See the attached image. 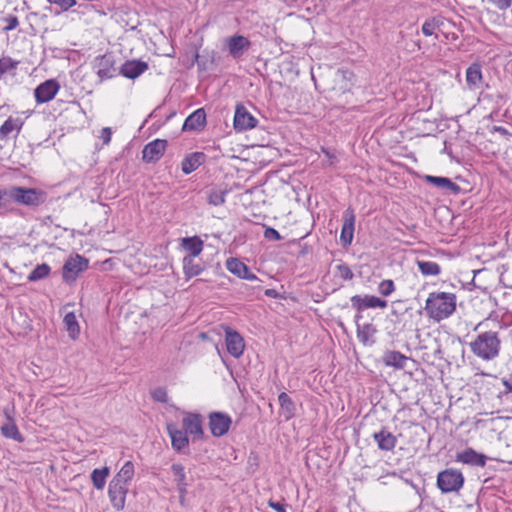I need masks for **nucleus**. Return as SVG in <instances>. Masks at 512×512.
I'll use <instances>...</instances> for the list:
<instances>
[{"mask_svg":"<svg viewBox=\"0 0 512 512\" xmlns=\"http://www.w3.org/2000/svg\"><path fill=\"white\" fill-rule=\"evenodd\" d=\"M456 310V295L449 292H431L425 303L430 318L439 322L451 316Z\"/></svg>","mask_w":512,"mask_h":512,"instance_id":"1","label":"nucleus"},{"mask_svg":"<svg viewBox=\"0 0 512 512\" xmlns=\"http://www.w3.org/2000/svg\"><path fill=\"white\" fill-rule=\"evenodd\" d=\"M471 352L483 361H490L499 356L501 349V340L498 332L485 331L479 333L474 340L469 343Z\"/></svg>","mask_w":512,"mask_h":512,"instance_id":"2","label":"nucleus"},{"mask_svg":"<svg viewBox=\"0 0 512 512\" xmlns=\"http://www.w3.org/2000/svg\"><path fill=\"white\" fill-rule=\"evenodd\" d=\"M13 203L29 208H37L47 200V193L36 188L11 186Z\"/></svg>","mask_w":512,"mask_h":512,"instance_id":"3","label":"nucleus"},{"mask_svg":"<svg viewBox=\"0 0 512 512\" xmlns=\"http://www.w3.org/2000/svg\"><path fill=\"white\" fill-rule=\"evenodd\" d=\"M464 485V476L461 471L448 468L438 473L437 487L442 493L458 492Z\"/></svg>","mask_w":512,"mask_h":512,"instance_id":"4","label":"nucleus"},{"mask_svg":"<svg viewBox=\"0 0 512 512\" xmlns=\"http://www.w3.org/2000/svg\"><path fill=\"white\" fill-rule=\"evenodd\" d=\"M352 307L358 312L355 316L356 323L362 317L361 312L370 308L385 309L388 305L386 300H383L374 295H354L350 299Z\"/></svg>","mask_w":512,"mask_h":512,"instance_id":"5","label":"nucleus"},{"mask_svg":"<svg viewBox=\"0 0 512 512\" xmlns=\"http://www.w3.org/2000/svg\"><path fill=\"white\" fill-rule=\"evenodd\" d=\"M88 264V259L79 254H76L74 257L68 258L64 263L62 269V276L64 281H75L79 274L88 268Z\"/></svg>","mask_w":512,"mask_h":512,"instance_id":"6","label":"nucleus"},{"mask_svg":"<svg viewBox=\"0 0 512 512\" xmlns=\"http://www.w3.org/2000/svg\"><path fill=\"white\" fill-rule=\"evenodd\" d=\"M93 67L100 82L111 79L116 75L115 60L113 55L104 54L95 58Z\"/></svg>","mask_w":512,"mask_h":512,"instance_id":"7","label":"nucleus"},{"mask_svg":"<svg viewBox=\"0 0 512 512\" xmlns=\"http://www.w3.org/2000/svg\"><path fill=\"white\" fill-rule=\"evenodd\" d=\"M258 120L247 110L243 104H237L234 114V129L236 131H246L257 126Z\"/></svg>","mask_w":512,"mask_h":512,"instance_id":"8","label":"nucleus"},{"mask_svg":"<svg viewBox=\"0 0 512 512\" xmlns=\"http://www.w3.org/2000/svg\"><path fill=\"white\" fill-rule=\"evenodd\" d=\"M208 418L209 428L214 437L225 435L232 423L231 417L223 412H211Z\"/></svg>","mask_w":512,"mask_h":512,"instance_id":"9","label":"nucleus"},{"mask_svg":"<svg viewBox=\"0 0 512 512\" xmlns=\"http://www.w3.org/2000/svg\"><path fill=\"white\" fill-rule=\"evenodd\" d=\"M60 89L58 81L49 79L41 83L34 90L36 102L39 104L51 101Z\"/></svg>","mask_w":512,"mask_h":512,"instance_id":"10","label":"nucleus"},{"mask_svg":"<svg viewBox=\"0 0 512 512\" xmlns=\"http://www.w3.org/2000/svg\"><path fill=\"white\" fill-rule=\"evenodd\" d=\"M355 214L354 210L349 207L343 213V225L340 233V242L346 247L351 245L354 237Z\"/></svg>","mask_w":512,"mask_h":512,"instance_id":"11","label":"nucleus"},{"mask_svg":"<svg viewBox=\"0 0 512 512\" xmlns=\"http://www.w3.org/2000/svg\"><path fill=\"white\" fill-rule=\"evenodd\" d=\"M128 492V485H124L111 480L108 488V496L112 506L120 511L125 507L126 495Z\"/></svg>","mask_w":512,"mask_h":512,"instance_id":"12","label":"nucleus"},{"mask_svg":"<svg viewBox=\"0 0 512 512\" xmlns=\"http://www.w3.org/2000/svg\"><path fill=\"white\" fill-rule=\"evenodd\" d=\"M225 342L227 351L231 356L235 358L242 356L245 349V343L240 333L231 328H227L225 331Z\"/></svg>","mask_w":512,"mask_h":512,"instance_id":"13","label":"nucleus"},{"mask_svg":"<svg viewBox=\"0 0 512 512\" xmlns=\"http://www.w3.org/2000/svg\"><path fill=\"white\" fill-rule=\"evenodd\" d=\"M226 46L229 54L234 59H239L243 54L250 49L251 41L242 35H233L226 39Z\"/></svg>","mask_w":512,"mask_h":512,"instance_id":"14","label":"nucleus"},{"mask_svg":"<svg viewBox=\"0 0 512 512\" xmlns=\"http://www.w3.org/2000/svg\"><path fill=\"white\" fill-rule=\"evenodd\" d=\"M167 147V141L155 139L144 146L142 158L147 163L158 161L164 154Z\"/></svg>","mask_w":512,"mask_h":512,"instance_id":"15","label":"nucleus"},{"mask_svg":"<svg viewBox=\"0 0 512 512\" xmlns=\"http://www.w3.org/2000/svg\"><path fill=\"white\" fill-rule=\"evenodd\" d=\"M167 431L171 438V445L178 453L186 454L185 450L189 445L187 433L177 428L175 424H168Z\"/></svg>","mask_w":512,"mask_h":512,"instance_id":"16","label":"nucleus"},{"mask_svg":"<svg viewBox=\"0 0 512 512\" xmlns=\"http://www.w3.org/2000/svg\"><path fill=\"white\" fill-rule=\"evenodd\" d=\"M226 268L230 273L238 276L241 279L261 282V280L250 271L249 267L237 258L227 259Z\"/></svg>","mask_w":512,"mask_h":512,"instance_id":"17","label":"nucleus"},{"mask_svg":"<svg viewBox=\"0 0 512 512\" xmlns=\"http://www.w3.org/2000/svg\"><path fill=\"white\" fill-rule=\"evenodd\" d=\"M184 431L190 434L194 439H202L204 431L202 428V417L200 414L189 413L182 420Z\"/></svg>","mask_w":512,"mask_h":512,"instance_id":"18","label":"nucleus"},{"mask_svg":"<svg viewBox=\"0 0 512 512\" xmlns=\"http://www.w3.org/2000/svg\"><path fill=\"white\" fill-rule=\"evenodd\" d=\"M487 456L478 453L472 448H467L456 454V461L471 466L484 467L486 465Z\"/></svg>","mask_w":512,"mask_h":512,"instance_id":"19","label":"nucleus"},{"mask_svg":"<svg viewBox=\"0 0 512 512\" xmlns=\"http://www.w3.org/2000/svg\"><path fill=\"white\" fill-rule=\"evenodd\" d=\"M148 69V64L140 60H128L120 68V74L129 79H135Z\"/></svg>","mask_w":512,"mask_h":512,"instance_id":"20","label":"nucleus"},{"mask_svg":"<svg viewBox=\"0 0 512 512\" xmlns=\"http://www.w3.org/2000/svg\"><path fill=\"white\" fill-rule=\"evenodd\" d=\"M206 125V113L203 108H199L191 113L184 121L183 131H200Z\"/></svg>","mask_w":512,"mask_h":512,"instance_id":"21","label":"nucleus"},{"mask_svg":"<svg viewBox=\"0 0 512 512\" xmlns=\"http://www.w3.org/2000/svg\"><path fill=\"white\" fill-rule=\"evenodd\" d=\"M425 182L443 190L450 192L454 195L458 194L461 190L460 186L454 183L451 179L441 176L425 175Z\"/></svg>","mask_w":512,"mask_h":512,"instance_id":"22","label":"nucleus"},{"mask_svg":"<svg viewBox=\"0 0 512 512\" xmlns=\"http://www.w3.org/2000/svg\"><path fill=\"white\" fill-rule=\"evenodd\" d=\"M373 439L382 451H392L397 445V437L384 427L373 434Z\"/></svg>","mask_w":512,"mask_h":512,"instance_id":"23","label":"nucleus"},{"mask_svg":"<svg viewBox=\"0 0 512 512\" xmlns=\"http://www.w3.org/2000/svg\"><path fill=\"white\" fill-rule=\"evenodd\" d=\"M381 360L385 366L400 370L405 368L408 357L399 351L387 350L384 352Z\"/></svg>","mask_w":512,"mask_h":512,"instance_id":"24","label":"nucleus"},{"mask_svg":"<svg viewBox=\"0 0 512 512\" xmlns=\"http://www.w3.org/2000/svg\"><path fill=\"white\" fill-rule=\"evenodd\" d=\"M171 472L174 477L178 493L187 494L189 483L187 481L184 466L181 463H173L171 465Z\"/></svg>","mask_w":512,"mask_h":512,"instance_id":"25","label":"nucleus"},{"mask_svg":"<svg viewBox=\"0 0 512 512\" xmlns=\"http://www.w3.org/2000/svg\"><path fill=\"white\" fill-rule=\"evenodd\" d=\"M181 247L188 252L185 257H198L204 248V242L199 236L184 237L181 239Z\"/></svg>","mask_w":512,"mask_h":512,"instance_id":"26","label":"nucleus"},{"mask_svg":"<svg viewBox=\"0 0 512 512\" xmlns=\"http://www.w3.org/2000/svg\"><path fill=\"white\" fill-rule=\"evenodd\" d=\"M197 257H184L183 273L186 279H191L195 276L200 275L205 270V265Z\"/></svg>","mask_w":512,"mask_h":512,"instance_id":"27","label":"nucleus"},{"mask_svg":"<svg viewBox=\"0 0 512 512\" xmlns=\"http://www.w3.org/2000/svg\"><path fill=\"white\" fill-rule=\"evenodd\" d=\"M205 160V154L202 152H194L187 155L181 163L182 172L186 175L194 172Z\"/></svg>","mask_w":512,"mask_h":512,"instance_id":"28","label":"nucleus"},{"mask_svg":"<svg viewBox=\"0 0 512 512\" xmlns=\"http://www.w3.org/2000/svg\"><path fill=\"white\" fill-rule=\"evenodd\" d=\"M22 125L23 122L19 118L9 117L4 121V123L0 127V139H7L9 135L14 131L19 133L22 128Z\"/></svg>","mask_w":512,"mask_h":512,"instance_id":"29","label":"nucleus"},{"mask_svg":"<svg viewBox=\"0 0 512 512\" xmlns=\"http://www.w3.org/2000/svg\"><path fill=\"white\" fill-rule=\"evenodd\" d=\"M278 401L286 420L293 418L295 416L296 406L291 397L286 392H281L278 396Z\"/></svg>","mask_w":512,"mask_h":512,"instance_id":"30","label":"nucleus"},{"mask_svg":"<svg viewBox=\"0 0 512 512\" xmlns=\"http://www.w3.org/2000/svg\"><path fill=\"white\" fill-rule=\"evenodd\" d=\"M12 204L13 200L11 187L0 189V215H7L12 213L15 210Z\"/></svg>","mask_w":512,"mask_h":512,"instance_id":"31","label":"nucleus"},{"mask_svg":"<svg viewBox=\"0 0 512 512\" xmlns=\"http://www.w3.org/2000/svg\"><path fill=\"white\" fill-rule=\"evenodd\" d=\"M134 473L135 470L133 463L131 461H127L112 480H115L116 482L124 485H128V483L132 480Z\"/></svg>","mask_w":512,"mask_h":512,"instance_id":"32","label":"nucleus"},{"mask_svg":"<svg viewBox=\"0 0 512 512\" xmlns=\"http://www.w3.org/2000/svg\"><path fill=\"white\" fill-rule=\"evenodd\" d=\"M416 265L425 277L438 276L441 273V267L438 263L433 261L417 260Z\"/></svg>","mask_w":512,"mask_h":512,"instance_id":"33","label":"nucleus"},{"mask_svg":"<svg viewBox=\"0 0 512 512\" xmlns=\"http://www.w3.org/2000/svg\"><path fill=\"white\" fill-rule=\"evenodd\" d=\"M482 80L481 66L472 64L466 71V82L469 88L478 87Z\"/></svg>","mask_w":512,"mask_h":512,"instance_id":"34","label":"nucleus"},{"mask_svg":"<svg viewBox=\"0 0 512 512\" xmlns=\"http://www.w3.org/2000/svg\"><path fill=\"white\" fill-rule=\"evenodd\" d=\"M63 323L65 328L72 339H76L80 333V327L76 316L73 312H69L64 316Z\"/></svg>","mask_w":512,"mask_h":512,"instance_id":"35","label":"nucleus"},{"mask_svg":"<svg viewBox=\"0 0 512 512\" xmlns=\"http://www.w3.org/2000/svg\"><path fill=\"white\" fill-rule=\"evenodd\" d=\"M1 433L4 437L13 439L19 443L24 441V437L19 432L16 424L12 421H9L8 423L2 425Z\"/></svg>","mask_w":512,"mask_h":512,"instance_id":"36","label":"nucleus"},{"mask_svg":"<svg viewBox=\"0 0 512 512\" xmlns=\"http://www.w3.org/2000/svg\"><path fill=\"white\" fill-rule=\"evenodd\" d=\"M108 475H109L108 467H104L102 469H94L91 473V480H92L93 486L98 490L103 489Z\"/></svg>","mask_w":512,"mask_h":512,"instance_id":"37","label":"nucleus"},{"mask_svg":"<svg viewBox=\"0 0 512 512\" xmlns=\"http://www.w3.org/2000/svg\"><path fill=\"white\" fill-rule=\"evenodd\" d=\"M226 191L217 188H211L207 191V201L210 205L220 206L225 203Z\"/></svg>","mask_w":512,"mask_h":512,"instance_id":"38","label":"nucleus"},{"mask_svg":"<svg viewBox=\"0 0 512 512\" xmlns=\"http://www.w3.org/2000/svg\"><path fill=\"white\" fill-rule=\"evenodd\" d=\"M51 268L48 264L43 263L37 265L28 275V280L31 282H35L41 279H44L49 275Z\"/></svg>","mask_w":512,"mask_h":512,"instance_id":"39","label":"nucleus"},{"mask_svg":"<svg viewBox=\"0 0 512 512\" xmlns=\"http://www.w3.org/2000/svg\"><path fill=\"white\" fill-rule=\"evenodd\" d=\"M376 332V328L371 323L360 326L357 323V337L363 344H366L369 338Z\"/></svg>","mask_w":512,"mask_h":512,"instance_id":"40","label":"nucleus"},{"mask_svg":"<svg viewBox=\"0 0 512 512\" xmlns=\"http://www.w3.org/2000/svg\"><path fill=\"white\" fill-rule=\"evenodd\" d=\"M19 62L13 60L11 57L0 58V80L6 73L14 72L18 67Z\"/></svg>","mask_w":512,"mask_h":512,"instance_id":"41","label":"nucleus"},{"mask_svg":"<svg viewBox=\"0 0 512 512\" xmlns=\"http://www.w3.org/2000/svg\"><path fill=\"white\" fill-rule=\"evenodd\" d=\"M378 291L384 297L391 295L395 291V284L393 280L385 279L381 281L378 286Z\"/></svg>","mask_w":512,"mask_h":512,"instance_id":"42","label":"nucleus"},{"mask_svg":"<svg viewBox=\"0 0 512 512\" xmlns=\"http://www.w3.org/2000/svg\"><path fill=\"white\" fill-rule=\"evenodd\" d=\"M337 271L339 273V276L344 280H351L354 277V274L350 267L346 264H340L337 267Z\"/></svg>","mask_w":512,"mask_h":512,"instance_id":"43","label":"nucleus"},{"mask_svg":"<svg viewBox=\"0 0 512 512\" xmlns=\"http://www.w3.org/2000/svg\"><path fill=\"white\" fill-rule=\"evenodd\" d=\"M50 4L57 5L62 11H67L74 5L76 0H47Z\"/></svg>","mask_w":512,"mask_h":512,"instance_id":"44","label":"nucleus"},{"mask_svg":"<svg viewBox=\"0 0 512 512\" xmlns=\"http://www.w3.org/2000/svg\"><path fill=\"white\" fill-rule=\"evenodd\" d=\"M152 397L155 401L166 403L168 401V395L164 388L158 387L152 392Z\"/></svg>","mask_w":512,"mask_h":512,"instance_id":"45","label":"nucleus"},{"mask_svg":"<svg viewBox=\"0 0 512 512\" xmlns=\"http://www.w3.org/2000/svg\"><path fill=\"white\" fill-rule=\"evenodd\" d=\"M264 237L268 240H273V241L282 240V236L279 234V232L271 227L265 228Z\"/></svg>","mask_w":512,"mask_h":512,"instance_id":"46","label":"nucleus"},{"mask_svg":"<svg viewBox=\"0 0 512 512\" xmlns=\"http://www.w3.org/2000/svg\"><path fill=\"white\" fill-rule=\"evenodd\" d=\"M7 25L3 28L4 31H11L19 25L18 18L14 15H9L4 18Z\"/></svg>","mask_w":512,"mask_h":512,"instance_id":"47","label":"nucleus"},{"mask_svg":"<svg viewBox=\"0 0 512 512\" xmlns=\"http://www.w3.org/2000/svg\"><path fill=\"white\" fill-rule=\"evenodd\" d=\"M436 31L435 23H432L430 19L426 20L422 25V33L425 36H432Z\"/></svg>","mask_w":512,"mask_h":512,"instance_id":"48","label":"nucleus"},{"mask_svg":"<svg viewBox=\"0 0 512 512\" xmlns=\"http://www.w3.org/2000/svg\"><path fill=\"white\" fill-rule=\"evenodd\" d=\"M111 137H112V130L110 127H104L102 130H101V135H100V138L102 139L103 141V144L105 145H108L111 141Z\"/></svg>","mask_w":512,"mask_h":512,"instance_id":"49","label":"nucleus"},{"mask_svg":"<svg viewBox=\"0 0 512 512\" xmlns=\"http://www.w3.org/2000/svg\"><path fill=\"white\" fill-rule=\"evenodd\" d=\"M269 506L276 512H286V505L280 502L269 501Z\"/></svg>","mask_w":512,"mask_h":512,"instance_id":"50","label":"nucleus"},{"mask_svg":"<svg viewBox=\"0 0 512 512\" xmlns=\"http://www.w3.org/2000/svg\"><path fill=\"white\" fill-rule=\"evenodd\" d=\"M496 5L499 9H507L511 5V0H495Z\"/></svg>","mask_w":512,"mask_h":512,"instance_id":"51","label":"nucleus"},{"mask_svg":"<svg viewBox=\"0 0 512 512\" xmlns=\"http://www.w3.org/2000/svg\"><path fill=\"white\" fill-rule=\"evenodd\" d=\"M432 23H435L436 30H440L441 27L444 25V18L442 17H434L430 19Z\"/></svg>","mask_w":512,"mask_h":512,"instance_id":"52","label":"nucleus"},{"mask_svg":"<svg viewBox=\"0 0 512 512\" xmlns=\"http://www.w3.org/2000/svg\"><path fill=\"white\" fill-rule=\"evenodd\" d=\"M265 295L271 298H278L279 293L275 289H266Z\"/></svg>","mask_w":512,"mask_h":512,"instance_id":"53","label":"nucleus"},{"mask_svg":"<svg viewBox=\"0 0 512 512\" xmlns=\"http://www.w3.org/2000/svg\"><path fill=\"white\" fill-rule=\"evenodd\" d=\"M503 384L506 388V391L512 393V379L511 380H503Z\"/></svg>","mask_w":512,"mask_h":512,"instance_id":"54","label":"nucleus"},{"mask_svg":"<svg viewBox=\"0 0 512 512\" xmlns=\"http://www.w3.org/2000/svg\"><path fill=\"white\" fill-rule=\"evenodd\" d=\"M187 494H179V501L183 505Z\"/></svg>","mask_w":512,"mask_h":512,"instance_id":"55","label":"nucleus"},{"mask_svg":"<svg viewBox=\"0 0 512 512\" xmlns=\"http://www.w3.org/2000/svg\"><path fill=\"white\" fill-rule=\"evenodd\" d=\"M324 153H325V154H326V156H327V157H329V158H333V157H334V156H332V155L330 154V152H329L328 150H324Z\"/></svg>","mask_w":512,"mask_h":512,"instance_id":"56","label":"nucleus"}]
</instances>
